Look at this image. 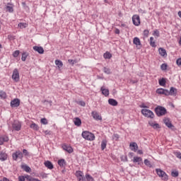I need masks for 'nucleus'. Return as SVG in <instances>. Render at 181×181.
Listing matches in <instances>:
<instances>
[{
  "mask_svg": "<svg viewBox=\"0 0 181 181\" xmlns=\"http://www.w3.org/2000/svg\"><path fill=\"white\" fill-rule=\"evenodd\" d=\"M9 141V137L7 136H0V145H2L4 142H8Z\"/></svg>",
  "mask_w": 181,
  "mask_h": 181,
  "instance_id": "412c9836",
  "label": "nucleus"
},
{
  "mask_svg": "<svg viewBox=\"0 0 181 181\" xmlns=\"http://www.w3.org/2000/svg\"><path fill=\"white\" fill-rule=\"evenodd\" d=\"M44 165L45 168H47V169H49V170H52V169H54V165H53V163L50 160L45 161Z\"/></svg>",
  "mask_w": 181,
  "mask_h": 181,
  "instance_id": "9d476101",
  "label": "nucleus"
},
{
  "mask_svg": "<svg viewBox=\"0 0 181 181\" xmlns=\"http://www.w3.org/2000/svg\"><path fill=\"white\" fill-rule=\"evenodd\" d=\"M11 77L15 83H19L21 78L19 77V71H18V69H15L13 71V74Z\"/></svg>",
  "mask_w": 181,
  "mask_h": 181,
  "instance_id": "423d86ee",
  "label": "nucleus"
},
{
  "mask_svg": "<svg viewBox=\"0 0 181 181\" xmlns=\"http://www.w3.org/2000/svg\"><path fill=\"white\" fill-rule=\"evenodd\" d=\"M78 179V181H86V177H84V175H81Z\"/></svg>",
  "mask_w": 181,
  "mask_h": 181,
  "instance_id": "052dcab7",
  "label": "nucleus"
},
{
  "mask_svg": "<svg viewBox=\"0 0 181 181\" xmlns=\"http://www.w3.org/2000/svg\"><path fill=\"white\" fill-rule=\"evenodd\" d=\"M112 139L115 141H118V139H119V135L118 134H114L112 136Z\"/></svg>",
  "mask_w": 181,
  "mask_h": 181,
  "instance_id": "49530a36",
  "label": "nucleus"
},
{
  "mask_svg": "<svg viewBox=\"0 0 181 181\" xmlns=\"http://www.w3.org/2000/svg\"><path fill=\"white\" fill-rule=\"evenodd\" d=\"M150 46H151V47H156V44L155 41H153V37H150Z\"/></svg>",
  "mask_w": 181,
  "mask_h": 181,
  "instance_id": "f704fd0d",
  "label": "nucleus"
},
{
  "mask_svg": "<svg viewBox=\"0 0 181 181\" xmlns=\"http://www.w3.org/2000/svg\"><path fill=\"white\" fill-rule=\"evenodd\" d=\"M0 98L5 100L6 98V93L4 90H0Z\"/></svg>",
  "mask_w": 181,
  "mask_h": 181,
  "instance_id": "72a5a7b5",
  "label": "nucleus"
},
{
  "mask_svg": "<svg viewBox=\"0 0 181 181\" xmlns=\"http://www.w3.org/2000/svg\"><path fill=\"white\" fill-rule=\"evenodd\" d=\"M164 124L168 127V128H173V124L170 122V119L169 118H165L163 119Z\"/></svg>",
  "mask_w": 181,
  "mask_h": 181,
  "instance_id": "2eb2a0df",
  "label": "nucleus"
},
{
  "mask_svg": "<svg viewBox=\"0 0 181 181\" xmlns=\"http://www.w3.org/2000/svg\"><path fill=\"white\" fill-rule=\"evenodd\" d=\"M177 15H178L179 18H181V11H178Z\"/></svg>",
  "mask_w": 181,
  "mask_h": 181,
  "instance_id": "774afa93",
  "label": "nucleus"
},
{
  "mask_svg": "<svg viewBox=\"0 0 181 181\" xmlns=\"http://www.w3.org/2000/svg\"><path fill=\"white\" fill-rule=\"evenodd\" d=\"M176 64H177V66H181V58H179V59H177Z\"/></svg>",
  "mask_w": 181,
  "mask_h": 181,
  "instance_id": "13d9d810",
  "label": "nucleus"
},
{
  "mask_svg": "<svg viewBox=\"0 0 181 181\" xmlns=\"http://www.w3.org/2000/svg\"><path fill=\"white\" fill-rule=\"evenodd\" d=\"M76 177H78V179L81 177V176H83V172H81V171H76Z\"/></svg>",
  "mask_w": 181,
  "mask_h": 181,
  "instance_id": "c03bdc74",
  "label": "nucleus"
},
{
  "mask_svg": "<svg viewBox=\"0 0 181 181\" xmlns=\"http://www.w3.org/2000/svg\"><path fill=\"white\" fill-rule=\"evenodd\" d=\"M19 53H21V52L19 50H16L13 53V57H18V56H19Z\"/></svg>",
  "mask_w": 181,
  "mask_h": 181,
  "instance_id": "09e8293b",
  "label": "nucleus"
},
{
  "mask_svg": "<svg viewBox=\"0 0 181 181\" xmlns=\"http://www.w3.org/2000/svg\"><path fill=\"white\" fill-rule=\"evenodd\" d=\"M41 124H43V125H47L49 124V122L47 121V119L46 118H42L40 119Z\"/></svg>",
  "mask_w": 181,
  "mask_h": 181,
  "instance_id": "4c0bfd02",
  "label": "nucleus"
},
{
  "mask_svg": "<svg viewBox=\"0 0 181 181\" xmlns=\"http://www.w3.org/2000/svg\"><path fill=\"white\" fill-rule=\"evenodd\" d=\"M139 107L140 108H148V106L145 105V103H141Z\"/></svg>",
  "mask_w": 181,
  "mask_h": 181,
  "instance_id": "e2e57ef3",
  "label": "nucleus"
},
{
  "mask_svg": "<svg viewBox=\"0 0 181 181\" xmlns=\"http://www.w3.org/2000/svg\"><path fill=\"white\" fill-rule=\"evenodd\" d=\"M21 105V100L18 98H15L13 100L11 101V107L15 108L17 107H19Z\"/></svg>",
  "mask_w": 181,
  "mask_h": 181,
  "instance_id": "1a4fd4ad",
  "label": "nucleus"
},
{
  "mask_svg": "<svg viewBox=\"0 0 181 181\" xmlns=\"http://www.w3.org/2000/svg\"><path fill=\"white\" fill-rule=\"evenodd\" d=\"M134 45H136V46H140V47H142V44H141V40L138 38V37H136L133 40Z\"/></svg>",
  "mask_w": 181,
  "mask_h": 181,
  "instance_id": "aec40b11",
  "label": "nucleus"
},
{
  "mask_svg": "<svg viewBox=\"0 0 181 181\" xmlns=\"http://www.w3.org/2000/svg\"><path fill=\"white\" fill-rule=\"evenodd\" d=\"M163 88H158L156 91L157 94H163Z\"/></svg>",
  "mask_w": 181,
  "mask_h": 181,
  "instance_id": "8fccbe9b",
  "label": "nucleus"
},
{
  "mask_svg": "<svg viewBox=\"0 0 181 181\" xmlns=\"http://www.w3.org/2000/svg\"><path fill=\"white\" fill-rule=\"evenodd\" d=\"M33 50H35V52H37L40 54H43V53H45V49H43L42 47L34 46Z\"/></svg>",
  "mask_w": 181,
  "mask_h": 181,
  "instance_id": "ddd939ff",
  "label": "nucleus"
},
{
  "mask_svg": "<svg viewBox=\"0 0 181 181\" xmlns=\"http://www.w3.org/2000/svg\"><path fill=\"white\" fill-rule=\"evenodd\" d=\"M171 175L173 176V177H177V176H179V172L178 171H172Z\"/></svg>",
  "mask_w": 181,
  "mask_h": 181,
  "instance_id": "79ce46f5",
  "label": "nucleus"
},
{
  "mask_svg": "<svg viewBox=\"0 0 181 181\" xmlns=\"http://www.w3.org/2000/svg\"><path fill=\"white\" fill-rule=\"evenodd\" d=\"M144 36H145L146 37H148V35H149V30H144V33H143Z\"/></svg>",
  "mask_w": 181,
  "mask_h": 181,
  "instance_id": "864d4df0",
  "label": "nucleus"
},
{
  "mask_svg": "<svg viewBox=\"0 0 181 181\" xmlns=\"http://www.w3.org/2000/svg\"><path fill=\"white\" fill-rule=\"evenodd\" d=\"M28 56H29V53L24 52L22 54L21 60L22 62H26V59L28 58Z\"/></svg>",
  "mask_w": 181,
  "mask_h": 181,
  "instance_id": "c85d7f7f",
  "label": "nucleus"
},
{
  "mask_svg": "<svg viewBox=\"0 0 181 181\" xmlns=\"http://www.w3.org/2000/svg\"><path fill=\"white\" fill-rule=\"evenodd\" d=\"M100 91H102V94L105 95V97H108V95H110V90L104 88V86L101 87Z\"/></svg>",
  "mask_w": 181,
  "mask_h": 181,
  "instance_id": "dca6fc26",
  "label": "nucleus"
},
{
  "mask_svg": "<svg viewBox=\"0 0 181 181\" xmlns=\"http://www.w3.org/2000/svg\"><path fill=\"white\" fill-rule=\"evenodd\" d=\"M158 52H159V54H160V56H163V57H165L168 56V53L166 52V49H165L163 47H160L158 49Z\"/></svg>",
  "mask_w": 181,
  "mask_h": 181,
  "instance_id": "6ab92c4d",
  "label": "nucleus"
},
{
  "mask_svg": "<svg viewBox=\"0 0 181 181\" xmlns=\"http://www.w3.org/2000/svg\"><path fill=\"white\" fill-rule=\"evenodd\" d=\"M91 115H92L93 118L94 119H96L97 121H101V119H103V117H101V116H100L98 112H97L95 111L92 112Z\"/></svg>",
  "mask_w": 181,
  "mask_h": 181,
  "instance_id": "9b49d317",
  "label": "nucleus"
},
{
  "mask_svg": "<svg viewBox=\"0 0 181 181\" xmlns=\"http://www.w3.org/2000/svg\"><path fill=\"white\" fill-rule=\"evenodd\" d=\"M68 63H70L71 64H72V66H74V64H76V60L69 59Z\"/></svg>",
  "mask_w": 181,
  "mask_h": 181,
  "instance_id": "5fc2aeb1",
  "label": "nucleus"
},
{
  "mask_svg": "<svg viewBox=\"0 0 181 181\" xmlns=\"http://www.w3.org/2000/svg\"><path fill=\"white\" fill-rule=\"evenodd\" d=\"M62 149L68 152V153H73V148L71 146H67L66 144L62 145Z\"/></svg>",
  "mask_w": 181,
  "mask_h": 181,
  "instance_id": "f8f14e48",
  "label": "nucleus"
},
{
  "mask_svg": "<svg viewBox=\"0 0 181 181\" xmlns=\"http://www.w3.org/2000/svg\"><path fill=\"white\" fill-rule=\"evenodd\" d=\"M86 179L87 181H94V178L90 174H86Z\"/></svg>",
  "mask_w": 181,
  "mask_h": 181,
  "instance_id": "58836bf2",
  "label": "nucleus"
},
{
  "mask_svg": "<svg viewBox=\"0 0 181 181\" xmlns=\"http://www.w3.org/2000/svg\"><path fill=\"white\" fill-rule=\"evenodd\" d=\"M129 147L131 151H133L134 152L138 151V144L136 142L130 143Z\"/></svg>",
  "mask_w": 181,
  "mask_h": 181,
  "instance_id": "4468645a",
  "label": "nucleus"
},
{
  "mask_svg": "<svg viewBox=\"0 0 181 181\" xmlns=\"http://www.w3.org/2000/svg\"><path fill=\"white\" fill-rule=\"evenodd\" d=\"M115 33H116V35H119V29L116 28Z\"/></svg>",
  "mask_w": 181,
  "mask_h": 181,
  "instance_id": "0e129e2a",
  "label": "nucleus"
},
{
  "mask_svg": "<svg viewBox=\"0 0 181 181\" xmlns=\"http://www.w3.org/2000/svg\"><path fill=\"white\" fill-rule=\"evenodd\" d=\"M177 158H179V159H181V153H177Z\"/></svg>",
  "mask_w": 181,
  "mask_h": 181,
  "instance_id": "338daca9",
  "label": "nucleus"
},
{
  "mask_svg": "<svg viewBox=\"0 0 181 181\" xmlns=\"http://www.w3.org/2000/svg\"><path fill=\"white\" fill-rule=\"evenodd\" d=\"M8 159V154L4 151L0 152V160L4 162V160H6Z\"/></svg>",
  "mask_w": 181,
  "mask_h": 181,
  "instance_id": "f3484780",
  "label": "nucleus"
},
{
  "mask_svg": "<svg viewBox=\"0 0 181 181\" xmlns=\"http://www.w3.org/2000/svg\"><path fill=\"white\" fill-rule=\"evenodd\" d=\"M45 103H47V104H49V107H52V100H45L43 101V103L45 104Z\"/></svg>",
  "mask_w": 181,
  "mask_h": 181,
  "instance_id": "4d7b16f0",
  "label": "nucleus"
},
{
  "mask_svg": "<svg viewBox=\"0 0 181 181\" xmlns=\"http://www.w3.org/2000/svg\"><path fill=\"white\" fill-rule=\"evenodd\" d=\"M132 22L134 26H139V25H141V18H139V16L134 15L132 16Z\"/></svg>",
  "mask_w": 181,
  "mask_h": 181,
  "instance_id": "6e6552de",
  "label": "nucleus"
},
{
  "mask_svg": "<svg viewBox=\"0 0 181 181\" xmlns=\"http://www.w3.org/2000/svg\"><path fill=\"white\" fill-rule=\"evenodd\" d=\"M103 71L105 73V74H111V70L109 68L104 67L103 68Z\"/></svg>",
  "mask_w": 181,
  "mask_h": 181,
  "instance_id": "a19ab883",
  "label": "nucleus"
},
{
  "mask_svg": "<svg viewBox=\"0 0 181 181\" xmlns=\"http://www.w3.org/2000/svg\"><path fill=\"white\" fill-rule=\"evenodd\" d=\"M58 165L60 168H64L67 165V163H66V160L62 158L58 160Z\"/></svg>",
  "mask_w": 181,
  "mask_h": 181,
  "instance_id": "4be33fe9",
  "label": "nucleus"
},
{
  "mask_svg": "<svg viewBox=\"0 0 181 181\" xmlns=\"http://www.w3.org/2000/svg\"><path fill=\"white\" fill-rule=\"evenodd\" d=\"M78 105H81V107H86V102L83 100H80L78 102Z\"/></svg>",
  "mask_w": 181,
  "mask_h": 181,
  "instance_id": "603ef678",
  "label": "nucleus"
},
{
  "mask_svg": "<svg viewBox=\"0 0 181 181\" xmlns=\"http://www.w3.org/2000/svg\"><path fill=\"white\" fill-rule=\"evenodd\" d=\"M154 111L157 117H163V115L168 113V110H166V108L162 106H157L154 109Z\"/></svg>",
  "mask_w": 181,
  "mask_h": 181,
  "instance_id": "f257e3e1",
  "label": "nucleus"
},
{
  "mask_svg": "<svg viewBox=\"0 0 181 181\" xmlns=\"http://www.w3.org/2000/svg\"><path fill=\"white\" fill-rule=\"evenodd\" d=\"M156 172L158 176H159V177H161L163 180H169V177L168 176V174H166V173H165V171L162 170L160 168H156Z\"/></svg>",
  "mask_w": 181,
  "mask_h": 181,
  "instance_id": "7ed1b4c3",
  "label": "nucleus"
},
{
  "mask_svg": "<svg viewBox=\"0 0 181 181\" xmlns=\"http://www.w3.org/2000/svg\"><path fill=\"white\" fill-rule=\"evenodd\" d=\"M103 57L104 59H111V57H112V54H111V53H110L109 52H106L103 54Z\"/></svg>",
  "mask_w": 181,
  "mask_h": 181,
  "instance_id": "2f4dec72",
  "label": "nucleus"
},
{
  "mask_svg": "<svg viewBox=\"0 0 181 181\" xmlns=\"http://www.w3.org/2000/svg\"><path fill=\"white\" fill-rule=\"evenodd\" d=\"M160 69H161V70H163V71H165V70L168 69V64H162L160 66Z\"/></svg>",
  "mask_w": 181,
  "mask_h": 181,
  "instance_id": "37998d69",
  "label": "nucleus"
},
{
  "mask_svg": "<svg viewBox=\"0 0 181 181\" xmlns=\"http://www.w3.org/2000/svg\"><path fill=\"white\" fill-rule=\"evenodd\" d=\"M170 95H176L177 94V89L175 87H171L169 90Z\"/></svg>",
  "mask_w": 181,
  "mask_h": 181,
  "instance_id": "5701e85b",
  "label": "nucleus"
},
{
  "mask_svg": "<svg viewBox=\"0 0 181 181\" xmlns=\"http://www.w3.org/2000/svg\"><path fill=\"white\" fill-rule=\"evenodd\" d=\"M82 137L86 141H94V139H95V136L94 135V134L88 131L83 132Z\"/></svg>",
  "mask_w": 181,
  "mask_h": 181,
  "instance_id": "f03ea898",
  "label": "nucleus"
},
{
  "mask_svg": "<svg viewBox=\"0 0 181 181\" xmlns=\"http://www.w3.org/2000/svg\"><path fill=\"white\" fill-rule=\"evenodd\" d=\"M23 156L24 155V156H29V151H28V150L26 149H23Z\"/></svg>",
  "mask_w": 181,
  "mask_h": 181,
  "instance_id": "3c124183",
  "label": "nucleus"
},
{
  "mask_svg": "<svg viewBox=\"0 0 181 181\" xmlns=\"http://www.w3.org/2000/svg\"><path fill=\"white\" fill-rule=\"evenodd\" d=\"M141 114L142 115L146 117V118H151V119H153V118H155V114H153V112H152V110H151L142 109Z\"/></svg>",
  "mask_w": 181,
  "mask_h": 181,
  "instance_id": "20e7f679",
  "label": "nucleus"
},
{
  "mask_svg": "<svg viewBox=\"0 0 181 181\" xmlns=\"http://www.w3.org/2000/svg\"><path fill=\"white\" fill-rule=\"evenodd\" d=\"M44 134H45V135H52V132L49 130H45L44 131Z\"/></svg>",
  "mask_w": 181,
  "mask_h": 181,
  "instance_id": "bf43d9fd",
  "label": "nucleus"
},
{
  "mask_svg": "<svg viewBox=\"0 0 181 181\" xmlns=\"http://www.w3.org/2000/svg\"><path fill=\"white\" fill-rule=\"evenodd\" d=\"M148 124L150 127H153L154 129H159L160 128V126L158 123H153V122H149Z\"/></svg>",
  "mask_w": 181,
  "mask_h": 181,
  "instance_id": "393cba45",
  "label": "nucleus"
},
{
  "mask_svg": "<svg viewBox=\"0 0 181 181\" xmlns=\"http://www.w3.org/2000/svg\"><path fill=\"white\" fill-rule=\"evenodd\" d=\"M133 162H134V163H138L139 162H142V158L135 156V157H134Z\"/></svg>",
  "mask_w": 181,
  "mask_h": 181,
  "instance_id": "7c9ffc66",
  "label": "nucleus"
},
{
  "mask_svg": "<svg viewBox=\"0 0 181 181\" xmlns=\"http://www.w3.org/2000/svg\"><path fill=\"white\" fill-rule=\"evenodd\" d=\"M144 164L146 165V166H148V168L152 167V164H151V161H149V160L148 159L144 160Z\"/></svg>",
  "mask_w": 181,
  "mask_h": 181,
  "instance_id": "ea45409f",
  "label": "nucleus"
},
{
  "mask_svg": "<svg viewBox=\"0 0 181 181\" xmlns=\"http://www.w3.org/2000/svg\"><path fill=\"white\" fill-rule=\"evenodd\" d=\"M30 127L34 131H37L39 129V126L36 123H33L30 125Z\"/></svg>",
  "mask_w": 181,
  "mask_h": 181,
  "instance_id": "c756f323",
  "label": "nucleus"
},
{
  "mask_svg": "<svg viewBox=\"0 0 181 181\" xmlns=\"http://www.w3.org/2000/svg\"><path fill=\"white\" fill-rule=\"evenodd\" d=\"M13 160H18V159L23 158V153L20 150L16 151L12 154Z\"/></svg>",
  "mask_w": 181,
  "mask_h": 181,
  "instance_id": "39448f33",
  "label": "nucleus"
},
{
  "mask_svg": "<svg viewBox=\"0 0 181 181\" xmlns=\"http://www.w3.org/2000/svg\"><path fill=\"white\" fill-rule=\"evenodd\" d=\"M107 141L106 139H103L101 141V150L102 151H104V149H105V148H107Z\"/></svg>",
  "mask_w": 181,
  "mask_h": 181,
  "instance_id": "bb28decb",
  "label": "nucleus"
},
{
  "mask_svg": "<svg viewBox=\"0 0 181 181\" xmlns=\"http://www.w3.org/2000/svg\"><path fill=\"white\" fill-rule=\"evenodd\" d=\"M121 160L122 162H128V157L127 156V155L125 156H121Z\"/></svg>",
  "mask_w": 181,
  "mask_h": 181,
  "instance_id": "a18cd8bd",
  "label": "nucleus"
},
{
  "mask_svg": "<svg viewBox=\"0 0 181 181\" xmlns=\"http://www.w3.org/2000/svg\"><path fill=\"white\" fill-rule=\"evenodd\" d=\"M163 95H170L169 90L168 89H164Z\"/></svg>",
  "mask_w": 181,
  "mask_h": 181,
  "instance_id": "6e6d98bb",
  "label": "nucleus"
},
{
  "mask_svg": "<svg viewBox=\"0 0 181 181\" xmlns=\"http://www.w3.org/2000/svg\"><path fill=\"white\" fill-rule=\"evenodd\" d=\"M22 169H23V170H25V172H30V170H32L30 169V167L25 165H22Z\"/></svg>",
  "mask_w": 181,
  "mask_h": 181,
  "instance_id": "c9c22d12",
  "label": "nucleus"
},
{
  "mask_svg": "<svg viewBox=\"0 0 181 181\" xmlns=\"http://www.w3.org/2000/svg\"><path fill=\"white\" fill-rule=\"evenodd\" d=\"M158 83H159V86H161L163 87L166 86V79L165 78H162L159 79Z\"/></svg>",
  "mask_w": 181,
  "mask_h": 181,
  "instance_id": "a878e982",
  "label": "nucleus"
},
{
  "mask_svg": "<svg viewBox=\"0 0 181 181\" xmlns=\"http://www.w3.org/2000/svg\"><path fill=\"white\" fill-rule=\"evenodd\" d=\"M26 25V23H19L18 24V28H20L21 29H23V28H26V25Z\"/></svg>",
  "mask_w": 181,
  "mask_h": 181,
  "instance_id": "de8ad7c7",
  "label": "nucleus"
},
{
  "mask_svg": "<svg viewBox=\"0 0 181 181\" xmlns=\"http://www.w3.org/2000/svg\"><path fill=\"white\" fill-rule=\"evenodd\" d=\"M12 128L13 131H21L22 128V123L18 120H15L13 123L12 124Z\"/></svg>",
  "mask_w": 181,
  "mask_h": 181,
  "instance_id": "0eeeda50",
  "label": "nucleus"
},
{
  "mask_svg": "<svg viewBox=\"0 0 181 181\" xmlns=\"http://www.w3.org/2000/svg\"><path fill=\"white\" fill-rule=\"evenodd\" d=\"M74 123L76 127H81V119L80 117H75L74 119Z\"/></svg>",
  "mask_w": 181,
  "mask_h": 181,
  "instance_id": "a211bd4d",
  "label": "nucleus"
},
{
  "mask_svg": "<svg viewBox=\"0 0 181 181\" xmlns=\"http://www.w3.org/2000/svg\"><path fill=\"white\" fill-rule=\"evenodd\" d=\"M55 64L59 69H62V67H63V62L61 60L56 59Z\"/></svg>",
  "mask_w": 181,
  "mask_h": 181,
  "instance_id": "cd10ccee",
  "label": "nucleus"
},
{
  "mask_svg": "<svg viewBox=\"0 0 181 181\" xmlns=\"http://www.w3.org/2000/svg\"><path fill=\"white\" fill-rule=\"evenodd\" d=\"M153 36L157 39V37H159L160 36V33H159V30H156L153 33Z\"/></svg>",
  "mask_w": 181,
  "mask_h": 181,
  "instance_id": "473e14b6",
  "label": "nucleus"
},
{
  "mask_svg": "<svg viewBox=\"0 0 181 181\" xmlns=\"http://www.w3.org/2000/svg\"><path fill=\"white\" fill-rule=\"evenodd\" d=\"M0 181H9V179L4 177L2 180H0Z\"/></svg>",
  "mask_w": 181,
  "mask_h": 181,
  "instance_id": "69168bd1",
  "label": "nucleus"
},
{
  "mask_svg": "<svg viewBox=\"0 0 181 181\" xmlns=\"http://www.w3.org/2000/svg\"><path fill=\"white\" fill-rule=\"evenodd\" d=\"M6 9L7 12H9L10 13H12L13 12V7L10 6H6Z\"/></svg>",
  "mask_w": 181,
  "mask_h": 181,
  "instance_id": "e433bc0d",
  "label": "nucleus"
},
{
  "mask_svg": "<svg viewBox=\"0 0 181 181\" xmlns=\"http://www.w3.org/2000/svg\"><path fill=\"white\" fill-rule=\"evenodd\" d=\"M108 103L113 107H117V105H118V102L115 100V99H109Z\"/></svg>",
  "mask_w": 181,
  "mask_h": 181,
  "instance_id": "b1692460",
  "label": "nucleus"
},
{
  "mask_svg": "<svg viewBox=\"0 0 181 181\" xmlns=\"http://www.w3.org/2000/svg\"><path fill=\"white\" fill-rule=\"evenodd\" d=\"M18 181H25V176H19Z\"/></svg>",
  "mask_w": 181,
  "mask_h": 181,
  "instance_id": "680f3d73",
  "label": "nucleus"
}]
</instances>
